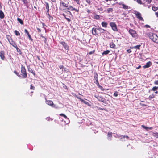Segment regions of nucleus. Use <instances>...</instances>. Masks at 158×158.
Returning a JSON list of instances; mask_svg holds the SVG:
<instances>
[{"instance_id":"1","label":"nucleus","mask_w":158,"mask_h":158,"mask_svg":"<svg viewBox=\"0 0 158 158\" xmlns=\"http://www.w3.org/2000/svg\"><path fill=\"white\" fill-rule=\"evenodd\" d=\"M148 36L153 42L158 43V36L156 34L150 32Z\"/></svg>"},{"instance_id":"2","label":"nucleus","mask_w":158,"mask_h":158,"mask_svg":"<svg viewBox=\"0 0 158 158\" xmlns=\"http://www.w3.org/2000/svg\"><path fill=\"white\" fill-rule=\"evenodd\" d=\"M21 73L22 74V78H26L27 77V74L26 72V70L25 68L23 65L21 66Z\"/></svg>"},{"instance_id":"3","label":"nucleus","mask_w":158,"mask_h":158,"mask_svg":"<svg viewBox=\"0 0 158 158\" xmlns=\"http://www.w3.org/2000/svg\"><path fill=\"white\" fill-rule=\"evenodd\" d=\"M129 32L133 37L136 38L137 37V34L135 30L130 29L129 30Z\"/></svg>"},{"instance_id":"4","label":"nucleus","mask_w":158,"mask_h":158,"mask_svg":"<svg viewBox=\"0 0 158 158\" xmlns=\"http://www.w3.org/2000/svg\"><path fill=\"white\" fill-rule=\"evenodd\" d=\"M95 97L99 101L102 102L104 103H106V99L104 98L99 95H95Z\"/></svg>"},{"instance_id":"5","label":"nucleus","mask_w":158,"mask_h":158,"mask_svg":"<svg viewBox=\"0 0 158 158\" xmlns=\"http://www.w3.org/2000/svg\"><path fill=\"white\" fill-rule=\"evenodd\" d=\"M110 25L113 31H118L117 26L115 23L113 22H111L110 23Z\"/></svg>"},{"instance_id":"6","label":"nucleus","mask_w":158,"mask_h":158,"mask_svg":"<svg viewBox=\"0 0 158 158\" xmlns=\"http://www.w3.org/2000/svg\"><path fill=\"white\" fill-rule=\"evenodd\" d=\"M135 14L136 15V17L138 18L139 20L142 21H144L143 18L141 17V15L140 13L138 11H135Z\"/></svg>"},{"instance_id":"7","label":"nucleus","mask_w":158,"mask_h":158,"mask_svg":"<svg viewBox=\"0 0 158 158\" xmlns=\"http://www.w3.org/2000/svg\"><path fill=\"white\" fill-rule=\"evenodd\" d=\"M116 3L120 5L123 6V8L124 9H127L129 8V6H128L125 5L124 2H117Z\"/></svg>"},{"instance_id":"8","label":"nucleus","mask_w":158,"mask_h":158,"mask_svg":"<svg viewBox=\"0 0 158 158\" xmlns=\"http://www.w3.org/2000/svg\"><path fill=\"white\" fill-rule=\"evenodd\" d=\"M60 43L66 50L69 49V47L68 46V45L67 44L64 42H61Z\"/></svg>"},{"instance_id":"9","label":"nucleus","mask_w":158,"mask_h":158,"mask_svg":"<svg viewBox=\"0 0 158 158\" xmlns=\"http://www.w3.org/2000/svg\"><path fill=\"white\" fill-rule=\"evenodd\" d=\"M44 5L46 6V9L47 10V14L49 16V14L48 13L49 10V4L48 3L45 2Z\"/></svg>"},{"instance_id":"10","label":"nucleus","mask_w":158,"mask_h":158,"mask_svg":"<svg viewBox=\"0 0 158 158\" xmlns=\"http://www.w3.org/2000/svg\"><path fill=\"white\" fill-rule=\"evenodd\" d=\"M67 9L72 11L75 10L77 12H78L79 11L78 9H76L74 8L71 6H69V7H68Z\"/></svg>"},{"instance_id":"11","label":"nucleus","mask_w":158,"mask_h":158,"mask_svg":"<svg viewBox=\"0 0 158 158\" xmlns=\"http://www.w3.org/2000/svg\"><path fill=\"white\" fill-rule=\"evenodd\" d=\"M152 65V63L150 61L147 62L146 64L143 66V68L146 69Z\"/></svg>"},{"instance_id":"12","label":"nucleus","mask_w":158,"mask_h":158,"mask_svg":"<svg viewBox=\"0 0 158 158\" xmlns=\"http://www.w3.org/2000/svg\"><path fill=\"white\" fill-rule=\"evenodd\" d=\"M8 40L10 43V44L13 47H15V48L16 47L17 45L12 40H9L8 39Z\"/></svg>"},{"instance_id":"13","label":"nucleus","mask_w":158,"mask_h":158,"mask_svg":"<svg viewBox=\"0 0 158 158\" xmlns=\"http://www.w3.org/2000/svg\"><path fill=\"white\" fill-rule=\"evenodd\" d=\"M60 115L63 117L64 118V119L66 120L64 121L65 122H67V123H68L69 122V119L67 118V116L65 115L64 114H60Z\"/></svg>"},{"instance_id":"14","label":"nucleus","mask_w":158,"mask_h":158,"mask_svg":"<svg viewBox=\"0 0 158 158\" xmlns=\"http://www.w3.org/2000/svg\"><path fill=\"white\" fill-rule=\"evenodd\" d=\"M4 55L5 52L4 51H2L0 52V57L2 60H4L5 58Z\"/></svg>"},{"instance_id":"15","label":"nucleus","mask_w":158,"mask_h":158,"mask_svg":"<svg viewBox=\"0 0 158 158\" xmlns=\"http://www.w3.org/2000/svg\"><path fill=\"white\" fill-rule=\"evenodd\" d=\"M112 132H109L108 133L107 139L109 141H110L111 140L112 137Z\"/></svg>"},{"instance_id":"16","label":"nucleus","mask_w":158,"mask_h":158,"mask_svg":"<svg viewBox=\"0 0 158 158\" xmlns=\"http://www.w3.org/2000/svg\"><path fill=\"white\" fill-rule=\"evenodd\" d=\"M157 89H158V87L154 86L152 88L151 90L155 91V93L157 94L158 93V91H157Z\"/></svg>"},{"instance_id":"17","label":"nucleus","mask_w":158,"mask_h":158,"mask_svg":"<svg viewBox=\"0 0 158 158\" xmlns=\"http://www.w3.org/2000/svg\"><path fill=\"white\" fill-rule=\"evenodd\" d=\"M46 103L47 104L50 106H52L53 105V102L51 100H46Z\"/></svg>"},{"instance_id":"18","label":"nucleus","mask_w":158,"mask_h":158,"mask_svg":"<svg viewBox=\"0 0 158 158\" xmlns=\"http://www.w3.org/2000/svg\"><path fill=\"white\" fill-rule=\"evenodd\" d=\"M24 32H25V33H26L29 39L31 40H32V39L31 37V36L30 34H29V33L28 32V31H27V29H25L24 30Z\"/></svg>"},{"instance_id":"19","label":"nucleus","mask_w":158,"mask_h":158,"mask_svg":"<svg viewBox=\"0 0 158 158\" xmlns=\"http://www.w3.org/2000/svg\"><path fill=\"white\" fill-rule=\"evenodd\" d=\"M98 28H93L92 29V33L93 35H96L97 34V30Z\"/></svg>"},{"instance_id":"20","label":"nucleus","mask_w":158,"mask_h":158,"mask_svg":"<svg viewBox=\"0 0 158 158\" xmlns=\"http://www.w3.org/2000/svg\"><path fill=\"white\" fill-rule=\"evenodd\" d=\"M60 4L61 5H62L64 7H68V4H66L62 1H60Z\"/></svg>"},{"instance_id":"21","label":"nucleus","mask_w":158,"mask_h":158,"mask_svg":"<svg viewBox=\"0 0 158 158\" xmlns=\"http://www.w3.org/2000/svg\"><path fill=\"white\" fill-rule=\"evenodd\" d=\"M94 80H98V75L96 72H94Z\"/></svg>"},{"instance_id":"22","label":"nucleus","mask_w":158,"mask_h":158,"mask_svg":"<svg viewBox=\"0 0 158 158\" xmlns=\"http://www.w3.org/2000/svg\"><path fill=\"white\" fill-rule=\"evenodd\" d=\"M101 25L103 27L106 28L107 24L106 22L103 21L102 22Z\"/></svg>"},{"instance_id":"23","label":"nucleus","mask_w":158,"mask_h":158,"mask_svg":"<svg viewBox=\"0 0 158 158\" xmlns=\"http://www.w3.org/2000/svg\"><path fill=\"white\" fill-rule=\"evenodd\" d=\"M141 46V45H137L136 46H134L131 48V47L130 48L131 49L134 48V49H140V47Z\"/></svg>"},{"instance_id":"24","label":"nucleus","mask_w":158,"mask_h":158,"mask_svg":"<svg viewBox=\"0 0 158 158\" xmlns=\"http://www.w3.org/2000/svg\"><path fill=\"white\" fill-rule=\"evenodd\" d=\"M4 17V15L3 12L2 11L0 10V18L3 19Z\"/></svg>"},{"instance_id":"25","label":"nucleus","mask_w":158,"mask_h":158,"mask_svg":"<svg viewBox=\"0 0 158 158\" xmlns=\"http://www.w3.org/2000/svg\"><path fill=\"white\" fill-rule=\"evenodd\" d=\"M110 47L111 48H114L115 47V45L113 42H111L110 44Z\"/></svg>"},{"instance_id":"26","label":"nucleus","mask_w":158,"mask_h":158,"mask_svg":"<svg viewBox=\"0 0 158 158\" xmlns=\"http://www.w3.org/2000/svg\"><path fill=\"white\" fill-rule=\"evenodd\" d=\"M110 52V51L109 50H107L104 51L102 54V55H106L108 54Z\"/></svg>"},{"instance_id":"27","label":"nucleus","mask_w":158,"mask_h":158,"mask_svg":"<svg viewBox=\"0 0 158 158\" xmlns=\"http://www.w3.org/2000/svg\"><path fill=\"white\" fill-rule=\"evenodd\" d=\"M97 30H98L101 33H103L104 32V31H105V30L102 29L101 28H99L97 29Z\"/></svg>"},{"instance_id":"28","label":"nucleus","mask_w":158,"mask_h":158,"mask_svg":"<svg viewBox=\"0 0 158 158\" xmlns=\"http://www.w3.org/2000/svg\"><path fill=\"white\" fill-rule=\"evenodd\" d=\"M17 21L19 22V23L21 24H23V21L19 18H17Z\"/></svg>"},{"instance_id":"29","label":"nucleus","mask_w":158,"mask_h":158,"mask_svg":"<svg viewBox=\"0 0 158 158\" xmlns=\"http://www.w3.org/2000/svg\"><path fill=\"white\" fill-rule=\"evenodd\" d=\"M28 71L31 73H32L34 75H35L34 73L33 72V70L30 67H28Z\"/></svg>"},{"instance_id":"30","label":"nucleus","mask_w":158,"mask_h":158,"mask_svg":"<svg viewBox=\"0 0 158 158\" xmlns=\"http://www.w3.org/2000/svg\"><path fill=\"white\" fill-rule=\"evenodd\" d=\"M152 9L154 11H155L158 10V8L155 6H153L152 7Z\"/></svg>"},{"instance_id":"31","label":"nucleus","mask_w":158,"mask_h":158,"mask_svg":"<svg viewBox=\"0 0 158 158\" xmlns=\"http://www.w3.org/2000/svg\"><path fill=\"white\" fill-rule=\"evenodd\" d=\"M14 73H15L17 76H18L20 78H22V76H20L19 75V73H17L16 71H14Z\"/></svg>"},{"instance_id":"32","label":"nucleus","mask_w":158,"mask_h":158,"mask_svg":"<svg viewBox=\"0 0 158 158\" xmlns=\"http://www.w3.org/2000/svg\"><path fill=\"white\" fill-rule=\"evenodd\" d=\"M97 86H98V87L101 90H103L104 89L103 88V87L101 86L99 83H98V84L97 85Z\"/></svg>"},{"instance_id":"33","label":"nucleus","mask_w":158,"mask_h":158,"mask_svg":"<svg viewBox=\"0 0 158 158\" xmlns=\"http://www.w3.org/2000/svg\"><path fill=\"white\" fill-rule=\"evenodd\" d=\"M16 49V50H17V51L19 52L20 54H21V50H20V49H19L18 47L17 46H16V47L15 48Z\"/></svg>"},{"instance_id":"34","label":"nucleus","mask_w":158,"mask_h":158,"mask_svg":"<svg viewBox=\"0 0 158 158\" xmlns=\"http://www.w3.org/2000/svg\"><path fill=\"white\" fill-rule=\"evenodd\" d=\"M14 32L16 35L18 36L20 35L19 32L16 30H15L14 31Z\"/></svg>"},{"instance_id":"35","label":"nucleus","mask_w":158,"mask_h":158,"mask_svg":"<svg viewBox=\"0 0 158 158\" xmlns=\"http://www.w3.org/2000/svg\"><path fill=\"white\" fill-rule=\"evenodd\" d=\"M107 11L108 13H109L110 12H111L113 11V9L112 8H109L107 9Z\"/></svg>"},{"instance_id":"36","label":"nucleus","mask_w":158,"mask_h":158,"mask_svg":"<svg viewBox=\"0 0 158 158\" xmlns=\"http://www.w3.org/2000/svg\"><path fill=\"white\" fill-rule=\"evenodd\" d=\"M94 18L96 19H99L100 18V16L99 15H94Z\"/></svg>"},{"instance_id":"37","label":"nucleus","mask_w":158,"mask_h":158,"mask_svg":"<svg viewBox=\"0 0 158 158\" xmlns=\"http://www.w3.org/2000/svg\"><path fill=\"white\" fill-rule=\"evenodd\" d=\"M142 127L143 128H144V129H146V130H147V129H152V127H150V128H149V127H146V126H144V125H142Z\"/></svg>"},{"instance_id":"38","label":"nucleus","mask_w":158,"mask_h":158,"mask_svg":"<svg viewBox=\"0 0 158 158\" xmlns=\"http://www.w3.org/2000/svg\"><path fill=\"white\" fill-rule=\"evenodd\" d=\"M153 135L155 137L158 138V133H154Z\"/></svg>"},{"instance_id":"39","label":"nucleus","mask_w":158,"mask_h":158,"mask_svg":"<svg viewBox=\"0 0 158 158\" xmlns=\"http://www.w3.org/2000/svg\"><path fill=\"white\" fill-rule=\"evenodd\" d=\"M62 70L63 71V72L64 73H65V72L67 73L69 72V70L68 69L65 68H64L63 69V70Z\"/></svg>"},{"instance_id":"40","label":"nucleus","mask_w":158,"mask_h":158,"mask_svg":"<svg viewBox=\"0 0 158 158\" xmlns=\"http://www.w3.org/2000/svg\"><path fill=\"white\" fill-rule=\"evenodd\" d=\"M136 2L137 3H138L139 4H140L141 5L143 4V3H142L141 0H137Z\"/></svg>"},{"instance_id":"41","label":"nucleus","mask_w":158,"mask_h":158,"mask_svg":"<svg viewBox=\"0 0 158 158\" xmlns=\"http://www.w3.org/2000/svg\"><path fill=\"white\" fill-rule=\"evenodd\" d=\"M46 119L48 121H52L53 120V119L52 118H50V117H47L46 118Z\"/></svg>"},{"instance_id":"42","label":"nucleus","mask_w":158,"mask_h":158,"mask_svg":"<svg viewBox=\"0 0 158 158\" xmlns=\"http://www.w3.org/2000/svg\"><path fill=\"white\" fill-rule=\"evenodd\" d=\"M81 101L82 102H83L85 104H88V102H87L86 101H85L84 100L82 99V100H81Z\"/></svg>"},{"instance_id":"43","label":"nucleus","mask_w":158,"mask_h":158,"mask_svg":"<svg viewBox=\"0 0 158 158\" xmlns=\"http://www.w3.org/2000/svg\"><path fill=\"white\" fill-rule=\"evenodd\" d=\"M154 97V95L152 94L151 95L149 96V99H152Z\"/></svg>"},{"instance_id":"44","label":"nucleus","mask_w":158,"mask_h":158,"mask_svg":"<svg viewBox=\"0 0 158 158\" xmlns=\"http://www.w3.org/2000/svg\"><path fill=\"white\" fill-rule=\"evenodd\" d=\"M95 51L94 50H93L92 51H90L89 52L88 54L89 55H91L92 54H94V53Z\"/></svg>"},{"instance_id":"45","label":"nucleus","mask_w":158,"mask_h":158,"mask_svg":"<svg viewBox=\"0 0 158 158\" xmlns=\"http://www.w3.org/2000/svg\"><path fill=\"white\" fill-rule=\"evenodd\" d=\"M30 89H32V90H34L35 89V87L34 86H33L32 85V84H31V86H30Z\"/></svg>"},{"instance_id":"46","label":"nucleus","mask_w":158,"mask_h":158,"mask_svg":"<svg viewBox=\"0 0 158 158\" xmlns=\"http://www.w3.org/2000/svg\"><path fill=\"white\" fill-rule=\"evenodd\" d=\"M115 97H116L118 96V92H114V95H113Z\"/></svg>"},{"instance_id":"47","label":"nucleus","mask_w":158,"mask_h":158,"mask_svg":"<svg viewBox=\"0 0 158 158\" xmlns=\"http://www.w3.org/2000/svg\"><path fill=\"white\" fill-rule=\"evenodd\" d=\"M121 138H127V139H128V136L126 135V136H124V135H122L121 136Z\"/></svg>"},{"instance_id":"48","label":"nucleus","mask_w":158,"mask_h":158,"mask_svg":"<svg viewBox=\"0 0 158 158\" xmlns=\"http://www.w3.org/2000/svg\"><path fill=\"white\" fill-rule=\"evenodd\" d=\"M41 36L42 37V38L43 39L42 41H44V42L46 43V40L45 38L42 35H41Z\"/></svg>"},{"instance_id":"49","label":"nucleus","mask_w":158,"mask_h":158,"mask_svg":"<svg viewBox=\"0 0 158 158\" xmlns=\"http://www.w3.org/2000/svg\"><path fill=\"white\" fill-rule=\"evenodd\" d=\"M65 12L67 13V14H68L69 15H72V14H71V12L70 11H69L67 10V11H65Z\"/></svg>"},{"instance_id":"50","label":"nucleus","mask_w":158,"mask_h":158,"mask_svg":"<svg viewBox=\"0 0 158 158\" xmlns=\"http://www.w3.org/2000/svg\"><path fill=\"white\" fill-rule=\"evenodd\" d=\"M154 83L155 85H158V80L155 81Z\"/></svg>"},{"instance_id":"51","label":"nucleus","mask_w":158,"mask_h":158,"mask_svg":"<svg viewBox=\"0 0 158 158\" xmlns=\"http://www.w3.org/2000/svg\"><path fill=\"white\" fill-rule=\"evenodd\" d=\"M78 4H80V0H74Z\"/></svg>"},{"instance_id":"52","label":"nucleus","mask_w":158,"mask_h":158,"mask_svg":"<svg viewBox=\"0 0 158 158\" xmlns=\"http://www.w3.org/2000/svg\"><path fill=\"white\" fill-rule=\"evenodd\" d=\"M86 2L88 4H90L91 3V0H85Z\"/></svg>"},{"instance_id":"53","label":"nucleus","mask_w":158,"mask_h":158,"mask_svg":"<svg viewBox=\"0 0 158 158\" xmlns=\"http://www.w3.org/2000/svg\"><path fill=\"white\" fill-rule=\"evenodd\" d=\"M97 9L101 11H102L103 10V9L101 7L98 8Z\"/></svg>"},{"instance_id":"54","label":"nucleus","mask_w":158,"mask_h":158,"mask_svg":"<svg viewBox=\"0 0 158 158\" xmlns=\"http://www.w3.org/2000/svg\"><path fill=\"white\" fill-rule=\"evenodd\" d=\"M146 28H150V26L148 25H146L144 26Z\"/></svg>"},{"instance_id":"55","label":"nucleus","mask_w":158,"mask_h":158,"mask_svg":"<svg viewBox=\"0 0 158 158\" xmlns=\"http://www.w3.org/2000/svg\"><path fill=\"white\" fill-rule=\"evenodd\" d=\"M65 19H66L69 22H70L71 21L70 19L67 17H65Z\"/></svg>"},{"instance_id":"56","label":"nucleus","mask_w":158,"mask_h":158,"mask_svg":"<svg viewBox=\"0 0 158 158\" xmlns=\"http://www.w3.org/2000/svg\"><path fill=\"white\" fill-rule=\"evenodd\" d=\"M146 1L148 3H150L152 1V0H146Z\"/></svg>"},{"instance_id":"57","label":"nucleus","mask_w":158,"mask_h":158,"mask_svg":"<svg viewBox=\"0 0 158 158\" xmlns=\"http://www.w3.org/2000/svg\"><path fill=\"white\" fill-rule=\"evenodd\" d=\"M76 97L78 98V99H79L81 101V100H82L83 99H81L80 97H78L77 96H76Z\"/></svg>"},{"instance_id":"58","label":"nucleus","mask_w":158,"mask_h":158,"mask_svg":"<svg viewBox=\"0 0 158 158\" xmlns=\"http://www.w3.org/2000/svg\"><path fill=\"white\" fill-rule=\"evenodd\" d=\"M127 51L129 53H130L131 52V50L130 49H128L127 50Z\"/></svg>"},{"instance_id":"59","label":"nucleus","mask_w":158,"mask_h":158,"mask_svg":"<svg viewBox=\"0 0 158 158\" xmlns=\"http://www.w3.org/2000/svg\"><path fill=\"white\" fill-rule=\"evenodd\" d=\"M94 82L97 85L98 84V83H99L98 81V80H95V81H94Z\"/></svg>"},{"instance_id":"60","label":"nucleus","mask_w":158,"mask_h":158,"mask_svg":"<svg viewBox=\"0 0 158 158\" xmlns=\"http://www.w3.org/2000/svg\"><path fill=\"white\" fill-rule=\"evenodd\" d=\"M59 68L61 69H64V67H63V65H60V66H59Z\"/></svg>"},{"instance_id":"61","label":"nucleus","mask_w":158,"mask_h":158,"mask_svg":"<svg viewBox=\"0 0 158 158\" xmlns=\"http://www.w3.org/2000/svg\"><path fill=\"white\" fill-rule=\"evenodd\" d=\"M22 1L24 3H26L27 2V0H22Z\"/></svg>"},{"instance_id":"62","label":"nucleus","mask_w":158,"mask_h":158,"mask_svg":"<svg viewBox=\"0 0 158 158\" xmlns=\"http://www.w3.org/2000/svg\"><path fill=\"white\" fill-rule=\"evenodd\" d=\"M155 15L157 17H158V12H156L155 13Z\"/></svg>"},{"instance_id":"63","label":"nucleus","mask_w":158,"mask_h":158,"mask_svg":"<svg viewBox=\"0 0 158 158\" xmlns=\"http://www.w3.org/2000/svg\"><path fill=\"white\" fill-rule=\"evenodd\" d=\"M141 65H139L137 67H136V69H138L139 68H141Z\"/></svg>"},{"instance_id":"64","label":"nucleus","mask_w":158,"mask_h":158,"mask_svg":"<svg viewBox=\"0 0 158 158\" xmlns=\"http://www.w3.org/2000/svg\"><path fill=\"white\" fill-rule=\"evenodd\" d=\"M62 15L65 18V17H66V15L65 14H64V13H63V14H62Z\"/></svg>"}]
</instances>
